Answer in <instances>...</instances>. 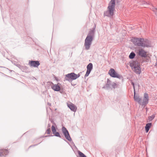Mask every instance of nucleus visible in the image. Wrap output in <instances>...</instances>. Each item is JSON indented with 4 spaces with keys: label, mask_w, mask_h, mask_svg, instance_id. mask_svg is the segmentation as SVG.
<instances>
[{
    "label": "nucleus",
    "mask_w": 157,
    "mask_h": 157,
    "mask_svg": "<svg viewBox=\"0 0 157 157\" xmlns=\"http://www.w3.org/2000/svg\"><path fill=\"white\" fill-rule=\"evenodd\" d=\"M115 7V1L114 0H111L109 3L107 11L104 13V16L110 17L112 16L114 14Z\"/></svg>",
    "instance_id": "nucleus-1"
},
{
    "label": "nucleus",
    "mask_w": 157,
    "mask_h": 157,
    "mask_svg": "<svg viewBox=\"0 0 157 157\" xmlns=\"http://www.w3.org/2000/svg\"><path fill=\"white\" fill-rule=\"evenodd\" d=\"M94 33V29L90 30L85 40L84 45L86 50L89 49L90 48L93 40Z\"/></svg>",
    "instance_id": "nucleus-2"
},
{
    "label": "nucleus",
    "mask_w": 157,
    "mask_h": 157,
    "mask_svg": "<svg viewBox=\"0 0 157 157\" xmlns=\"http://www.w3.org/2000/svg\"><path fill=\"white\" fill-rule=\"evenodd\" d=\"M132 42L135 45L144 47H148L149 45L145 44L144 39L137 38H133L132 39Z\"/></svg>",
    "instance_id": "nucleus-3"
},
{
    "label": "nucleus",
    "mask_w": 157,
    "mask_h": 157,
    "mask_svg": "<svg viewBox=\"0 0 157 157\" xmlns=\"http://www.w3.org/2000/svg\"><path fill=\"white\" fill-rule=\"evenodd\" d=\"M130 66L132 70L136 74H140L141 72L140 64L138 62L134 61L130 63Z\"/></svg>",
    "instance_id": "nucleus-4"
},
{
    "label": "nucleus",
    "mask_w": 157,
    "mask_h": 157,
    "mask_svg": "<svg viewBox=\"0 0 157 157\" xmlns=\"http://www.w3.org/2000/svg\"><path fill=\"white\" fill-rule=\"evenodd\" d=\"M80 76L79 74H76L74 73H71L65 75V79L68 81L75 80Z\"/></svg>",
    "instance_id": "nucleus-5"
},
{
    "label": "nucleus",
    "mask_w": 157,
    "mask_h": 157,
    "mask_svg": "<svg viewBox=\"0 0 157 157\" xmlns=\"http://www.w3.org/2000/svg\"><path fill=\"white\" fill-rule=\"evenodd\" d=\"M136 53L139 56L144 57H146L148 55V52L141 48H137Z\"/></svg>",
    "instance_id": "nucleus-6"
},
{
    "label": "nucleus",
    "mask_w": 157,
    "mask_h": 157,
    "mask_svg": "<svg viewBox=\"0 0 157 157\" xmlns=\"http://www.w3.org/2000/svg\"><path fill=\"white\" fill-rule=\"evenodd\" d=\"M109 74L112 77L117 78L119 77V75L115 72L113 69H111L109 70Z\"/></svg>",
    "instance_id": "nucleus-7"
},
{
    "label": "nucleus",
    "mask_w": 157,
    "mask_h": 157,
    "mask_svg": "<svg viewBox=\"0 0 157 157\" xmlns=\"http://www.w3.org/2000/svg\"><path fill=\"white\" fill-rule=\"evenodd\" d=\"M62 131L66 138L69 141H71V138L66 128H65L63 127L62 128Z\"/></svg>",
    "instance_id": "nucleus-8"
},
{
    "label": "nucleus",
    "mask_w": 157,
    "mask_h": 157,
    "mask_svg": "<svg viewBox=\"0 0 157 157\" xmlns=\"http://www.w3.org/2000/svg\"><path fill=\"white\" fill-rule=\"evenodd\" d=\"M149 97L148 94L147 93H145L144 94V97L142 102V105H145L148 103Z\"/></svg>",
    "instance_id": "nucleus-9"
},
{
    "label": "nucleus",
    "mask_w": 157,
    "mask_h": 157,
    "mask_svg": "<svg viewBox=\"0 0 157 157\" xmlns=\"http://www.w3.org/2000/svg\"><path fill=\"white\" fill-rule=\"evenodd\" d=\"M93 68V65L91 63L89 64L87 66V70L85 75V77L88 76Z\"/></svg>",
    "instance_id": "nucleus-10"
},
{
    "label": "nucleus",
    "mask_w": 157,
    "mask_h": 157,
    "mask_svg": "<svg viewBox=\"0 0 157 157\" xmlns=\"http://www.w3.org/2000/svg\"><path fill=\"white\" fill-rule=\"evenodd\" d=\"M132 84L133 86V87L134 90V100L140 103H141V99L139 98V97L138 95H135V86L134 85L133 82H132Z\"/></svg>",
    "instance_id": "nucleus-11"
},
{
    "label": "nucleus",
    "mask_w": 157,
    "mask_h": 157,
    "mask_svg": "<svg viewBox=\"0 0 157 157\" xmlns=\"http://www.w3.org/2000/svg\"><path fill=\"white\" fill-rule=\"evenodd\" d=\"M29 63L31 66L33 67H37L40 65V63L38 61H29Z\"/></svg>",
    "instance_id": "nucleus-12"
},
{
    "label": "nucleus",
    "mask_w": 157,
    "mask_h": 157,
    "mask_svg": "<svg viewBox=\"0 0 157 157\" xmlns=\"http://www.w3.org/2000/svg\"><path fill=\"white\" fill-rule=\"evenodd\" d=\"M67 106L70 109L73 111H75L77 110V107L74 104L71 103L67 104Z\"/></svg>",
    "instance_id": "nucleus-13"
},
{
    "label": "nucleus",
    "mask_w": 157,
    "mask_h": 157,
    "mask_svg": "<svg viewBox=\"0 0 157 157\" xmlns=\"http://www.w3.org/2000/svg\"><path fill=\"white\" fill-rule=\"evenodd\" d=\"M51 129L52 133L55 136H56L60 137L59 133L56 132V130L55 127L54 126H52Z\"/></svg>",
    "instance_id": "nucleus-14"
},
{
    "label": "nucleus",
    "mask_w": 157,
    "mask_h": 157,
    "mask_svg": "<svg viewBox=\"0 0 157 157\" xmlns=\"http://www.w3.org/2000/svg\"><path fill=\"white\" fill-rule=\"evenodd\" d=\"M60 84L59 83L55 84L52 87V88L55 91H59L60 90Z\"/></svg>",
    "instance_id": "nucleus-15"
},
{
    "label": "nucleus",
    "mask_w": 157,
    "mask_h": 157,
    "mask_svg": "<svg viewBox=\"0 0 157 157\" xmlns=\"http://www.w3.org/2000/svg\"><path fill=\"white\" fill-rule=\"evenodd\" d=\"M151 123H147L146 124V125L145 127V128L146 132H148V131L149 130V129L151 127Z\"/></svg>",
    "instance_id": "nucleus-16"
},
{
    "label": "nucleus",
    "mask_w": 157,
    "mask_h": 157,
    "mask_svg": "<svg viewBox=\"0 0 157 157\" xmlns=\"http://www.w3.org/2000/svg\"><path fill=\"white\" fill-rule=\"evenodd\" d=\"M8 153V151L6 150H0V157L2 155H6Z\"/></svg>",
    "instance_id": "nucleus-17"
},
{
    "label": "nucleus",
    "mask_w": 157,
    "mask_h": 157,
    "mask_svg": "<svg viewBox=\"0 0 157 157\" xmlns=\"http://www.w3.org/2000/svg\"><path fill=\"white\" fill-rule=\"evenodd\" d=\"M135 54L133 52H131L129 55V57L131 59H133L135 56Z\"/></svg>",
    "instance_id": "nucleus-18"
},
{
    "label": "nucleus",
    "mask_w": 157,
    "mask_h": 157,
    "mask_svg": "<svg viewBox=\"0 0 157 157\" xmlns=\"http://www.w3.org/2000/svg\"><path fill=\"white\" fill-rule=\"evenodd\" d=\"M78 154L79 155L80 157H86V156L84 155V154L80 151H78Z\"/></svg>",
    "instance_id": "nucleus-19"
},
{
    "label": "nucleus",
    "mask_w": 157,
    "mask_h": 157,
    "mask_svg": "<svg viewBox=\"0 0 157 157\" xmlns=\"http://www.w3.org/2000/svg\"><path fill=\"white\" fill-rule=\"evenodd\" d=\"M152 10L155 13V15L157 16V7L153 8Z\"/></svg>",
    "instance_id": "nucleus-20"
},
{
    "label": "nucleus",
    "mask_w": 157,
    "mask_h": 157,
    "mask_svg": "<svg viewBox=\"0 0 157 157\" xmlns=\"http://www.w3.org/2000/svg\"><path fill=\"white\" fill-rule=\"evenodd\" d=\"M155 117V115H153L149 117L148 120H149V121H151Z\"/></svg>",
    "instance_id": "nucleus-21"
},
{
    "label": "nucleus",
    "mask_w": 157,
    "mask_h": 157,
    "mask_svg": "<svg viewBox=\"0 0 157 157\" xmlns=\"http://www.w3.org/2000/svg\"><path fill=\"white\" fill-rule=\"evenodd\" d=\"M51 132V129L50 128H48L46 131V133L48 134H50Z\"/></svg>",
    "instance_id": "nucleus-22"
},
{
    "label": "nucleus",
    "mask_w": 157,
    "mask_h": 157,
    "mask_svg": "<svg viewBox=\"0 0 157 157\" xmlns=\"http://www.w3.org/2000/svg\"><path fill=\"white\" fill-rule=\"evenodd\" d=\"M111 81L109 80V79H108L107 80V84L108 85H109Z\"/></svg>",
    "instance_id": "nucleus-23"
},
{
    "label": "nucleus",
    "mask_w": 157,
    "mask_h": 157,
    "mask_svg": "<svg viewBox=\"0 0 157 157\" xmlns=\"http://www.w3.org/2000/svg\"><path fill=\"white\" fill-rule=\"evenodd\" d=\"M55 79L57 81H58L59 80L58 78H57L56 77H55Z\"/></svg>",
    "instance_id": "nucleus-24"
},
{
    "label": "nucleus",
    "mask_w": 157,
    "mask_h": 157,
    "mask_svg": "<svg viewBox=\"0 0 157 157\" xmlns=\"http://www.w3.org/2000/svg\"><path fill=\"white\" fill-rule=\"evenodd\" d=\"M146 41V42L145 43V44H147L148 45H149V46H148V47H149V45L148 44H147V42H146V41H147V40H146H146H145V41Z\"/></svg>",
    "instance_id": "nucleus-25"
}]
</instances>
